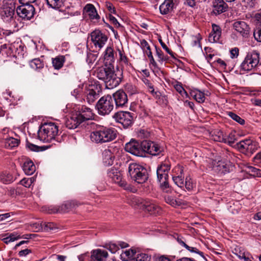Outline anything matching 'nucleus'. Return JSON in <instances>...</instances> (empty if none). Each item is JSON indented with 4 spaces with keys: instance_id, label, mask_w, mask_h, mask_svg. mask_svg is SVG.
<instances>
[{
    "instance_id": "nucleus-1",
    "label": "nucleus",
    "mask_w": 261,
    "mask_h": 261,
    "mask_svg": "<svg viewBox=\"0 0 261 261\" xmlns=\"http://www.w3.org/2000/svg\"><path fill=\"white\" fill-rule=\"evenodd\" d=\"M122 73L115 72L113 65L104 66L97 70V77L105 82L106 87L111 89L118 86L122 79Z\"/></svg>"
},
{
    "instance_id": "nucleus-2",
    "label": "nucleus",
    "mask_w": 261,
    "mask_h": 261,
    "mask_svg": "<svg viewBox=\"0 0 261 261\" xmlns=\"http://www.w3.org/2000/svg\"><path fill=\"white\" fill-rule=\"evenodd\" d=\"M117 137V131L115 128L100 126L90 134V139L92 142L102 144L113 141Z\"/></svg>"
},
{
    "instance_id": "nucleus-3",
    "label": "nucleus",
    "mask_w": 261,
    "mask_h": 261,
    "mask_svg": "<svg viewBox=\"0 0 261 261\" xmlns=\"http://www.w3.org/2000/svg\"><path fill=\"white\" fill-rule=\"evenodd\" d=\"M59 134V127L54 122H46L42 125L38 131V137L40 141L44 142H51L56 141Z\"/></svg>"
},
{
    "instance_id": "nucleus-4",
    "label": "nucleus",
    "mask_w": 261,
    "mask_h": 261,
    "mask_svg": "<svg viewBox=\"0 0 261 261\" xmlns=\"http://www.w3.org/2000/svg\"><path fill=\"white\" fill-rule=\"evenodd\" d=\"M128 171L131 179L138 184H143L148 179V173L146 169L136 163H132L129 164Z\"/></svg>"
},
{
    "instance_id": "nucleus-5",
    "label": "nucleus",
    "mask_w": 261,
    "mask_h": 261,
    "mask_svg": "<svg viewBox=\"0 0 261 261\" xmlns=\"http://www.w3.org/2000/svg\"><path fill=\"white\" fill-rule=\"evenodd\" d=\"M121 258L125 261H150L151 256L139 250L130 249L122 252Z\"/></svg>"
},
{
    "instance_id": "nucleus-6",
    "label": "nucleus",
    "mask_w": 261,
    "mask_h": 261,
    "mask_svg": "<svg viewBox=\"0 0 261 261\" xmlns=\"http://www.w3.org/2000/svg\"><path fill=\"white\" fill-rule=\"evenodd\" d=\"M95 108L100 115L109 114L114 108L112 97L110 95L102 96L97 102Z\"/></svg>"
},
{
    "instance_id": "nucleus-7",
    "label": "nucleus",
    "mask_w": 261,
    "mask_h": 261,
    "mask_svg": "<svg viewBox=\"0 0 261 261\" xmlns=\"http://www.w3.org/2000/svg\"><path fill=\"white\" fill-rule=\"evenodd\" d=\"M0 53L8 56L21 57L24 55V47L18 42L4 44L0 47Z\"/></svg>"
},
{
    "instance_id": "nucleus-8",
    "label": "nucleus",
    "mask_w": 261,
    "mask_h": 261,
    "mask_svg": "<svg viewBox=\"0 0 261 261\" xmlns=\"http://www.w3.org/2000/svg\"><path fill=\"white\" fill-rule=\"evenodd\" d=\"M259 61V53L256 50H253L248 53L241 65V68L244 71H251L256 67Z\"/></svg>"
},
{
    "instance_id": "nucleus-9",
    "label": "nucleus",
    "mask_w": 261,
    "mask_h": 261,
    "mask_svg": "<svg viewBox=\"0 0 261 261\" xmlns=\"http://www.w3.org/2000/svg\"><path fill=\"white\" fill-rule=\"evenodd\" d=\"M134 202L140 209L150 213L151 214H156L160 213L161 208L153 201L149 199L135 198Z\"/></svg>"
},
{
    "instance_id": "nucleus-10",
    "label": "nucleus",
    "mask_w": 261,
    "mask_h": 261,
    "mask_svg": "<svg viewBox=\"0 0 261 261\" xmlns=\"http://www.w3.org/2000/svg\"><path fill=\"white\" fill-rule=\"evenodd\" d=\"M91 40L96 48L100 49L108 40L107 36L99 30H95L91 33Z\"/></svg>"
},
{
    "instance_id": "nucleus-11",
    "label": "nucleus",
    "mask_w": 261,
    "mask_h": 261,
    "mask_svg": "<svg viewBox=\"0 0 261 261\" xmlns=\"http://www.w3.org/2000/svg\"><path fill=\"white\" fill-rule=\"evenodd\" d=\"M116 122L121 123L124 128H127L133 123L134 116L129 112L121 111L115 114L113 116Z\"/></svg>"
},
{
    "instance_id": "nucleus-12",
    "label": "nucleus",
    "mask_w": 261,
    "mask_h": 261,
    "mask_svg": "<svg viewBox=\"0 0 261 261\" xmlns=\"http://www.w3.org/2000/svg\"><path fill=\"white\" fill-rule=\"evenodd\" d=\"M18 15L22 19L30 20L34 16L35 10L34 6L30 4H22L16 8Z\"/></svg>"
},
{
    "instance_id": "nucleus-13",
    "label": "nucleus",
    "mask_w": 261,
    "mask_h": 261,
    "mask_svg": "<svg viewBox=\"0 0 261 261\" xmlns=\"http://www.w3.org/2000/svg\"><path fill=\"white\" fill-rule=\"evenodd\" d=\"M1 15L3 19L8 21L13 17L14 14V4L10 0H4L2 7Z\"/></svg>"
},
{
    "instance_id": "nucleus-14",
    "label": "nucleus",
    "mask_w": 261,
    "mask_h": 261,
    "mask_svg": "<svg viewBox=\"0 0 261 261\" xmlns=\"http://www.w3.org/2000/svg\"><path fill=\"white\" fill-rule=\"evenodd\" d=\"M237 147L241 151L253 153L257 149V143L250 139H245L240 141L237 144Z\"/></svg>"
},
{
    "instance_id": "nucleus-15",
    "label": "nucleus",
    "mask_w": 261,
    "mask_h": 261,
    "mask_svg": "<svg viewBox=\"0 0 261 261\" xmlns=\"http://www.w3.org/2000/svg\"><path fill=\"white\" fill-rule=\"evenodd\" d=\"M108 176L112 180L125 189H128L129 185L127 182L122 179V174L117 169L112 168L108 172Z\"/></svg>"
},
{
    "instance_id": "nucleus-16",
    "label": "nucleus",
    "mask_w": 261,
    "mask_h": 261,
    "mask_svg": "<svg viewBox=\"0 0 261 261\" xmlns=\"http://www.w3.org/2000/svg\"><path fill=\"white\" fill-rule=\"evenodd\" d=\"M142 149L143 151L153 155H158L161 152V148L158 144L148 140L142 142Z\"/></svg>"
},
{
    "instance_id": "nucleus-17",
    "label": "nucleus",
    "mask_w": 261,
    "mask_h": 261,
    "mask_svg": "<svg viewBox=\"0 0 261 261\" xmlns=\"http://www.w3.org/2000/svg\"><path fill=\"white\" fill-rule=\"evenodd\" d=\"M85 94L86 101L92 104L99 97V90L95 85H91L85 90Z\"/></svg>"
},
{
    "instance_id": "nucleus-18",
    "label": "nucleus",
    "mask_w": 261,
    "mask_h": 261,
    "mask_svg": "<svg viewBox=\"0 0 261 261\" xmlns=\"http://www.w3.org/2000/svg\"><path fill=\"white\" fill-rule=\"evenodd\" d=\"M113 99L115 101L117 108H123L127 105L128 97L123 90H118L113 94Z\"/></svg>"
},
{
    "instance_id": "nucleus-19",
    "label": "nucleus",
    "mask_w": 261,
    "mask_h": 261,
    "mask_svg": "<svg viewBox=\"0 0 261 261\" xmlns=\"http://www.w3.org/2000/svg\"><path fill=\"white\" fill-rule=\"evenodd\" d=\"M183 170L179 166L175 167L172 170V180L174 184L180 188H184V177Z\"/></svg>"
},
{
    "instance_id": "nucleus-20",
    "label": "nucleus",
    "mask_w": 261,
    "mask_h": 261,
    "mask_svg": "<svg viewBox=\"0 0 261 261\" xmlns=\"http://www.w3.org/2000/svg\"><path fill=\"white\" fill-rule=\"evenodd\" d=\"M125 150L135 155L141 156L143 149H142V143L135 141H132L127 143L125 146Z\"/></svg>"
},
{
    "instance_id": "nucleus-21",
    "label": "nucleus",
    "mask_w": 261,
    "mask_h": 261,
    "mask_svg": "<svg viewBox=\"0 0 261 261\" xmlns=\"http://www.w3.org/2000/svg\"><path fill=\"white\" fill-rule=\"evenodd\" d=\"M75 113L77 114L82 122L86 120L92 119L94 117L92 110L90 108L84 106Z\"/></svg>"
},
{
    "instance_id": "nucleus-22",
    "label": "nucleus",
    "mask_w": 261,
    "mask_h": 261,
    "mask_svg": "<svg viewBox=\"0 0 261 261\" xmlns=\"http://www.w3.org/2000/svg\"><path fill=\"white\" fill-rule=\"evenodd\" d=\"M234 29L239 32L243 37H246L249 34L250 28L243 21H237L233 23Z\"/></svg>"
},
{
    "instance_id": "nucleus-23",
    "label": "nucleus",
    "mask_w": 261,
    "mask_h": 261,
    "mask_svg": "<svg viewBox=\"0 0 261 261\" xmlns=\"http://www.w3.org/2000/svg\"><path fill=\"white\" fill-rule=\"evenodd\" d=\"M158 180L160 182V188L165 193H169L171 192V189L168 181V174H161L156 173Z\"/></svg>"
},
{
    "instance_id": "nucleus-24",
    "label": "nucleus",
    "mask_w": 261,
    "mask_h": 261,
    "mask_svg": "<svg viewBox=\"0 0 261 261\" xmlns=\"http://www.w3.org/2000/svg\"><path fill=\"white\" fill-rule=\"evenodd\" d=\"M108 256L107 251L97 249L91 252V261H106Z\"/></svg>"
},
{
    "instance_id": "nucleus-25",
    "label": "nucleus",
    "mask_w": 261,
    "mask_h": 261,
    "mask_svg": "<svg viewBox=\"0 0 261 261\" xmlns=\"http://www.w3.org/2000/svg\"><path fill=\"white\" fill-rule=\"evenodd\" d=\"M82 122L75 113L72 114L65 121V125L69 129L76 128Z\"/></svg>"
},
{
    "instance_id": "nucleus-26",
    "label": "nucleus",
    "mask_w": 261,
    "mask_h": 261,
    "mask_svg": "<svg viewBox=\"0 0 261 261\" xmlns=\"http://www.w3.org/2000/svg\"><path fill=\"white\" fill-rule=\"evenodd\" d=\"M213 170L221 174H225L229 172V166L222 161H215L213 163Z\"/></svg>"
},
{
    "instance_id": "nucleus-27",
    "label": "nucleus",
    "mask_w": 261,
    "mask_h": 261,
    "mask_svg": "<svg viewBox=\"0 0 261 261\" xmlns=\"http://www.w3.org/2000/svg\"><path fill=\"white\" fill-rule=\"evenodd\" d=\"M214 13L215 14H219L225 12L227 8V5L223 0H215L213 2Z\"/></svg>"
},
{
    "instance_id": "nucleus-28",
    "label": "nucleus",
    "mask_w": 261,
    "mask_h": 261,
    "mask_svg": "<svg viewBox=\"0 0 261 261\" xmlns=\"http://www.w3.org/2000/svg\"><path fill=\"white\" fill-rule=\"evenodd\" d=\"M105 66L113 65L114 62V50L111 47H108L104 52Z\"/></svg>"
},
{
    "instance_id": "nucleus-29",
    "label": "nucleus",
    "mask_w": 261,
    "mask_h": 261,
    "mask_svg": "<svg viewBox=\"0 0 261 261\" xmlns=\"http://www.w3.org/2000/svg\"><path fill=\"white\" fill-rule=\"evenodd\" d=\"M221 35L220 27L215 24L212 25V31L209 35L208 40L211 42H216L219 40Z\"/></svg>"
},
{
    "instance_id": "nucleus-30",
    "label": "nucleus",
    "mask_w": 261,
    "mask_h": 261,
    "mask_svg": "<svg viewBox=\"0 0 261 261\" xmlns=\"http://www.w3.org/2000/svg\"><path fill=\"white\" fill-rule=\"evenodd\" d=\"M84 12L86 15L89 16L91 19H99L100 17L98 15L95 7L92 4H87L84 8Z\"/></svg>"
},
{
    "instance_id": "nucleus-31",
    "label": "nucleus",
    "mask_w": 261,
    "mask_h": 261,
    "mask_svg": "<svg viewBox=\"0 0 261 261\" xmlns=\"http://www.w3.org/2000/svg\"><path fill=\"white\" fill-rule=\"evenodd\" d=\"M78 206L77 202L75 201H67L62 204L57 210L56 212L65 213L72 210Z\"/></svg>"
},
{
    "instance_id": "nucleus-32",
    "label": "nucleus",
    "mask_w": 261,
    "mask_h": 261,
    "mask_svg": "<svg viewBox=\"0 0 261 261\" xmlns=\"http://www.w3.org/2000/svg\"><path fill=\"white\" fill-rule=\"evenodd\" d=\"M102 159L104 164L106 166H110L113 164L114 157L111 151L108 149L103 151Z\"/></svg>"
},
{
    "instance_id": "nucleus-33",
    "label": "nucleus",
    "mask_w": 261,
    "mask_h": 261,
    "mask_svg": "<svg viewBox=\"0 0 261 261\" xmlns=\"http://www.w3.org/2000/svg\"><path fill=\"white\" fill-rule=\"evenodd\" d=\"M23 170L27 175L33 174L36 170V167L31 161H25L22 166Z\"/></svg>"
},
{
    "instance_id": "nucleus-34",
    "label": "nucleus",
    "mask_w": 261,
    "mask_h": 261,
    "mask_svg": "<svg viewBox=\"0 0 261 261\" xmlns=\"http://www.w3.org/2000/svg\"><path fill=\"white\" fill-rule=\"evenodd\" d=\"M171 167V164L168 160H165L162 162L161 164L158 167L156 173L161 174H168V171L170 170Z\"/></svg>"
},
{
    "instance_id": "nucleus-35",
    "label": "nucleus",
    "mask_w": 261,
    "mask_h": 261,
    "mask_svg": "<svg viewBox=\"0 0 261 261\" xmlns=\"http://www.w3.org/2000/svg\"><path fill=\"white\" fill-rule=\"evenodd\" d=\"M65 61V58L64 56H59L52 59L53 66L56 69L61 68Z\"/></svg>"
},
{
    "instance_id": "nucleus-36",
    "label": "nucleus",
    "mask_w": 261,
    "mask_h": 261,
    "mask_svg": "<svg viewBox=\"0 0 261 261\" xmlns=\"http://www.w3.org/2000/svg\"><path fill=\"white\" fill-rule=\"evenodd\" d=\"M174 9L175 8L170 3L167 2L166 0L160 6V12L162 14H167L171 13Z\"/></svg>"
},
{
    "instance_id": "nucleus-37",
    "label": "nucleus",
    "mask_w": 261,
    "mask_h": 261,
    "mask_svg": "<svg viewBox=\"0 0 261 261\" xmlns=\"http://www.w3.org/2000/svg\"><path fill=\"white\" fill-rule=\"evenodd\" d=\"M47 5L53 9H58L64 6L65 0H46Z\"/></svg>"
},
{
    "instance_id": "nucleus-38",
    "label": "nucleus",
    "mask_w": 261,
    "mask_h": 261,
    "mask_svg": "<svg viewBox=\"0 0 261 261\" xmlns=\"http://www.w3.org/2000/svg\"><path fill=\"white\" fill-rule=\"evenodd\" d=\"M190 94L199 103H202L205 101L204 94L199 90L193 91Z\"/></svg>"
},
{
    "instance_id": "nucleus-39",
    "label": "nucleus",
    "mask_w": 261,
    "mask_h": 261,
    "mask_svg": "<svg viewBox=\"0 0 261 261\" xmlns=\"http://www.w3.org/2000/svg\"><path fill=\"white\" fill-rule=\"evenodd\" d=\"M211 139L215 141L224 142V136L222 131L215 130L211 134Z\"/></svg>"
},
{
    "instance_id": "nucleus-40",
    "label": "nucleus",
    "mask_w": 261,
    "mask_h": 261,
    "mask_svg": "<svg viewBox=\"0 0 261 261\" xmlns=\"http://www.w3.org/2000/svg\"><path fill=\"white\" fill-rule=\"evenodd\" d=\"M224 143H227L229 145L232 146L238 140V137L236 132H231L228 136L226 137L224 136Z\"/></svg>"
},
{
    "instance_id": "nucleus-41",
    "label": "nucleus",
    "mask_w": 261,
    "mask_h": 261,
    "mask_svg": "<svg viewBox=\"0 0 261 261\" xmlns=\"http://www.w3.org/2000/svg\"><path fill=\"white\" fill-rule=\"evenodd\" d=\"M18 144V140L17 139L12 137L7 138L5 141V147L8 148H12L17 146Z\"/></svg>"
},
{
    "instance_id": "nucleus-42",
    "label": "nucleus",
    "mask_w": 261,
    "mask_h": 261,
    "mask_svg": "<svg viewBox=\"0 0 261 261\" xmlns=\"http://www.w3.org/2000/svg\"><path fill=\"white\" fill-rule=\"evenodd\" d=\"M13 180L12 175L8 172H5L0 175V181L2 182L8 184Z\"/></svg>"
},
{
    "instance_id": "nucleus-43",
    "label": "nucleus",
    "mask_w": 261,
    "mask_h": 261,
    "mask_svg": "<svg viewBox=\"0 0 261 261\" xmlns=\"http://www.w3.org/2000/svg\"><path fill=\"white\" fill-rule=\"evenodd\" d=\"M228 115L233 120L238 122L239 124L241 125H243L245 124V120L241 118L239 116L237 115L236 114L232 112H229L228 113Z\"/></svg>"
},
{
    "instance_id": "nucleus-44",
    "label": "nucleus",
    "mask_w": 261,
    "mask_h": 261,
    "mask_svg": "<svg viewBox=\"0 0 261 261\" xmlns=\"http://www.w3.org/2000/svg\"><path fill=\"white\" fill-rule=\"evenodd\" d=\"M105 248L109 250L112 253H115L119 249V246L118 245L112 243L106 244L105 246Z\"/></svg>"
},
{
    "instance_id": "nucleus-45",
    "label": "nucleus",
    "mask_w": 261,
    "mask_h": 261,
    "mask_svg": "<svg viewBox=\"0 0 261 261\" xmlns=\"http://www.w3.org/2000/svg\"><path fill=\"white\" fill-rule=\"evenodd\" d=\"M43 230L46 231L53 230L57 228L56 224L52 222L43 223Z\"/></svg>"
},
{
    "instance_id": "nucleus-46",
    "label": "nucleus",
    "mask_w": 261,
    "mask_h": 261,
    "mask_svg": "<svg viewBox=\"0 0 261 261\" xmlns=\"http://www.w3.org/2000/svg\"><path fill=\"white\" fill-rule=\"evenodd\" d=\"M253 36L257 42H261V27L256 25L254 31Z\"/></svg>"
},
{
    "instance_id": "nucleus-47",
    "label": "nucleus",
    "mask_w": 261,
    "mask_h": 261,
    "mask_svg": "<svg viewBox=\"0 0 261 261\" xmlns=\"http://www.w3.org/2000/svg\"><path fill=\"white\" fill-rule=\"evenodd\" d=\"M143 83L148 87V90L152 95L156 94V92L154 91L153 86L150 82L147 79L144 78L142 80Z\"/></svg>"
},
{
    "instance_id": "nucleus-48",
    "label": "nucleus",
    "mask_w": 261,
    "mask_h": 261,
    "mask_svg": "<svg viewBox=\"0 0 261 261\" xmlns=\"http://www.w3.org/2000/svg\"><path fill=\"white\" fill-rule=\"evenodd\" d=\"M184 187L188 191H190L193 188V184L191 179L189 177H187L184 181Z\"/></svg>"
},
{
    "instance_id": "nucleus-49",
    "label": "nucleus",
    "mask_w": 261,
    "mask_h": 261,
    "mask_svg": "<svg viewBox=\"0 0 261 261\" xmlns=\"http://www.w3.org/2000/svg\"><path fill=\"white\" fill-rule=\"evenodd\" d=\"M165 200L166 203L169 204L170 205L175 206L177 205H179L178 202L175 200L172 197L167 196L165 197Z\"/></svg>"
},
{
    "instance_id": "nucleus-50",
    "label": "nucleus",
    "mask_w": 261,
    "mask_h": 261,
    "mask_svg": "<svg viewBox=\"0 0 261 261\" xmlns=\"http://www.w3.org/2000/svg\"><path fill=\"white\" fill-rule=\"evenodd\" d=\"M125 90L130 95H133L137 92L136 87L131 84H127L126 85Z\"/></svg>"
},
{
    "instance_id": "nucleus-51",
    "label": "nucleus",
    "mask_w": 261,
    "mask_h": 261,
    "mask_svg": "<svg viewBox=\"0 0 261 261\" xmlns=\"http://www.w3.org/2000/svg\"><path fill=\"white\" fill-rule=\"evenodd\" d=\"M159 41L163 48L165 49L172 58H175L174 54L167 46L162 40L161 39H159Z\"/></svg>"
},
{
    "instance_id": "nucleus-52",
    "label": "nucleus",
    "mask_w": 261,
    "mask_h": 261,
    "mask_svg": "<svg viewBox=\"0 0 261 261\" xmlns=\"http://www.w3.org/2000/svg\"><path fill=\"white\" fill-rule=\"evenodd\" d=\"M32 229L34 231L38 232L40 231H43V223L39 224L38 223H33L31 225Z\"/></svg>"
},
{
    "instance_id": "nucleus-53",
    "label": "nucleus",
    "mask_w": 261,
    "mask_h": 261,
    "mask_svg": "<svg viewBox=\"0 0 261 261\" xmlns=\"http://www.w3.org/2000/svg\"><path fill=\"white\" fill-rule=\"evenodd\" d=\"M5 236H8L12 242L21 238L20 234L15 232L11 233L10 234L7 233Z\"/></svg>"
},
{
    "instance_id": "nucleus-54",
    "label": "nucleus",
    "mask_w": 261,
    "mask_h": 261,
    "mask_svg": "<svg viewBox=\"0 0 261 261\" xmlns=\"http://www.w3.org/2000/svg\"><path fill=\"white\" fill-rule=\"evenodd\" d=\"M33 181L32 178H23L20 181V183L21 185L24 186L25 187L29 188L32 185Z\"/></svg>"
},
{
    "instance_id": "nucleus-55",
    "label": "nucleus",
    "mask_w": 261,
    "mask_h": 261,
    "mask_svg": "<svg viewBox=\"0 0 261 261\" xmlns=\"http://www.w3.org/2000/svg\"><path fill=\"white\" fill-rule=\"evenodd\" d=\"M156 55L160 59V61H166L169 59L168 57L167 56H165L161 50H158L156 49Z\"/></svg>"
},
{
    "instance_id": "nucleus-56",
    "label": "nucleus",
    "mask_w": 261,
    "mask_h": 261,
    "mask_svg": "<svg viewBox=\"0 0 261 261\" xmlns=\"http://www.w3.org/2000/svg\"><path fill=\"white\" fill-rule=\"evenodd\" d=\"M253 162L256 165L260 166L261 165V151L257 153L256 155L253 158Z\"/></svg>"
},
{
    "instance_id": "nucleus-57",
    "label": "nucleus",
    "mask_w": 261,
    "mask_h": 261,
    "mask_svg": "<svg viewBox=\"0 0 261 261\" xmlns=\"http://www.w3.org/2000/svg\"><path fill=\"white\" fill-rule=\"evenodd\" d=\"M174 88L176 89V90L178 92H179L181 95H182L184 93L187 94L186 91L185 90V89L182 87L180 84H176V85H174Z\"/></svg>"
},
{
    "instance_id": "nucleus-58",
    "label": "nucleus",
    "mask_w": 261,
    "mask_h": 261,
    "mask_svg": "<svg viewBox=\"0 0 261 261\" xmlns=\"http://www.w3.org/2000/svg\"><path fill=\"white\" fill-rule=\"evenodd\" d=\"M31 65L33 68H39L42 67V63L38 59H35L33 60Z\"/></svg>"
},
{
    "instance_id": "nucleus-59",
    "label": "nucleus",
    "mask_w": 261,
    "mask_h": 261,
    "mask_svg": "<svg viewBox=\"0 0 261 261\" xmlns=\"http://www.w3.org/2000/svg\"><path fill=\"white\" fill-rule=\"evenodd\" d=\"M27 147L32 151H39L40 150V147L29 142H27Z\"/></svg>"
},
{
    "instance_id": "nucleus-60",
    "label": "nucleus",
    "mask_w": 261,
    "mask_h": 261,
    "mask_svg": "<svg viewBox=\"0 0 261 261\" xmlns=\"http://www.w3.org/2000/svg\"><path fill=\"white\" fill-rule=\"evenodd\" d=\"M141 45L143 49V50L146 52V50L147 51L150 50V47L149 45L148 42L145 40H142L141 41Z\"/></svg>"
},
{
    "instance_id": "nucleus-61",
    "label": "nucleus",
    "mask_w": 261,
    "mask_h": 261,
    "mask_svg": "<svg viewBox=\"0 0 261 261\" xmlns=\"http://www.w3.org/2000/svg\"><path fill=\"white\" fill-rule=\"evenodd\" d=\"M254 18L256 22V25L261 27V11H259L255 14Z\"/></svg>"
},
{
    "instance_id": "nucleus-62",
    "label": "nucleus",
    "mask_w": 261,
    "mask_h": 261,
    "mask_svg": "<svg viewBox=\"0 0 261 261\" xmlns=\"http://www.w3.org/2000/svg\"><path fill=\"white\" fill-rule=\"evenodd\" d=\"M187 250L191 252L196 253L199 254L203 258H205L203 253L202 252L199 251L196 248L190 247V248H189V249H187Z\"/></svg>"
},
{
    "instance_id": "nucleus-63",
    "label": "nucleus",
    "mask_w": 261,
    "mask_h": 261,
    "mask_svg": "<svg viewBox=\"0 0 261 261\" xmlns=\"http://www.w3.org/2000/svg\"><path fill=\"white\" fill-rule=\"evenodd\" d=\"M146 54L150 59V63L152 64L154 66H156V63L153 57L151 50L148 51H147V50H146Z\"/></svg>"
},
{
    "instance_id": "nucleus-64",
    "label": "nucleus",
    "mask_w": 261,
    "mask_h": 261,
    "mask_svg": "<svg viewBox=\"0 0 261 261\" xmlns=\"http://www.w3.org/2000/svg\"><path fill=\"white\" fill-rule=\"evenodd\" d=\"M80 261H88L89 255L87 253L81 254L78 257Z\"/></svg>"
}]
</instances>
